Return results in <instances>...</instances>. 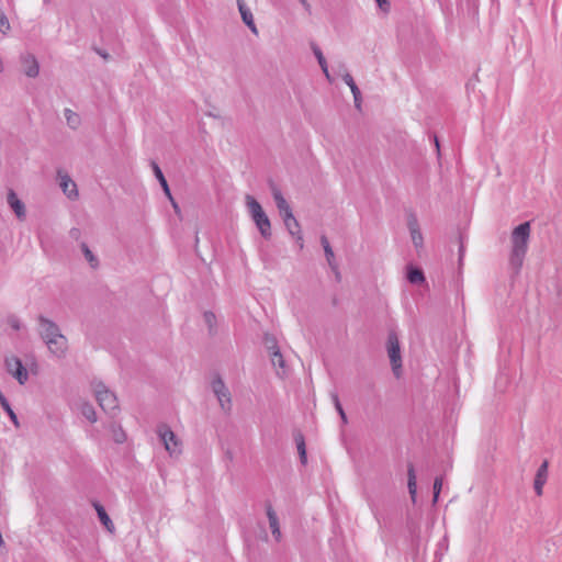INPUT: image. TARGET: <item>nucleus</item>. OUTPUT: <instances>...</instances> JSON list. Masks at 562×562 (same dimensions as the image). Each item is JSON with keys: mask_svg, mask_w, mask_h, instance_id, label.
I'll list each match as a JSON object with an SVG mask.
<instances>
[{"mask_svg": "<svg viewBox=\"0 0 562 562\" xmlns=\"http://www.w3.org/2000/svg\"><path fill=\"white\" fill-rule=\"evenodd\" d=\"M548 467H549V463L547 460H544L538 468L536 476H540V477H543L547 480L548 479Z\"/></svg>", "mask_w": 562, "mask_h": 562, "instance_id": "nucleus-41", "label": "nucleus"}, {"mask_svg": "<svg viewBox=\"0 0 562 562\" xmlns=\"http://www.w3.org/2000/svg\"><path fill=\"white\" fill-rule=\"evenodd\" d=\"M371 510L374 515V517L376 518L378 522L381 525L382 520L383 522L385 524V519L382 515V513L379 510V508L374 505V504H371Z\"/></svg>", "mask_w": 562, "mask_h": 562, "instance_id": "nucleus-43", "label": "nucleus"}, {"mask_svg": "<svg viewBox=\"0 0 562 562\" xmlns=\"http://www.w3.org/2000/svg\"><path fill=\"white\" fill-rule=\"evenodd\" d=\"M386 350L394 375L398 379L402 375V355L398 336L394 330L387 335Z\"/></svg>", "mask_w": 562, "mask_h": 562, "instance_id": "nucleus-3", "label": "nucleus"}, {"mask_svg": "<svg viewBox=\"0 0 562 562\" xmlns=\"http://www.w3.org/2000/svg\"><path fill=\"white\" fill-rule=\"evenodd\" d=\"M150 167H151L153 172H154L156 179L158 180V182H159V184H160L165 195L170 200L173 209L176 211H178L179 206L176 203L175 199L172 198V194H171L168 181H167V179H166L161 168L159 167V165L155 160L150 161Z\"/></svg>", "mask_w": 562, "mask_h": 562, "instance_id": "nucleus-8", "label": "nucleus"}, {"mask_svg": "<svg viewBox=\"0 0 562 562\" xmlns=\"http://www.w3.org/2000/svg\"><path fill=\"white\" fill-rule=\"evenodd\" d=\"M48 347L49 351L56 357L60 358L65 356L67 350V338L60 333L56 337H52L44 341Z\"/></svg>", "mask_w": 562, "mask_h": 562, "instance_id": "nucleus-9", "label": "nucleus"}, {"mask_svg": "<svg viewBox=\"0 0 562 562\" xmlns=\"http://www.w3.org/2000/svg\"><path fill=\"white\" fill-rule=\"evenodd\" d=\"M80 413L81 415L87 418L90 423H95L97 422V412L93 407L92 404L88 403V402H83L80 406Z\"/></svg>", "mask_w": 562, "mask_h": 562, "instance_id": "nucleus-27", "label": "nucleus"}, {"mask_svg": "<svg viewBox=\"0 0 562 562\" xmlns=\"http://www.w3.org/2000/svg\"><path fill=\"white\" fill-rule=\"evenodd\" d=\"M443 477L441 475L436 476L432 486V504H437L439 495L442 488Z\"/></svg>", "mask_w": 562, "mask_h": 562, "instance_id": "nucleus-31", "label": "nucleus"}, {"mask_svg": "<svg viewBox=\"0 0 562 562\" xmlns=\"http://www.w3.org/2000/svg\"><path fill=\"white\" fill-rule=\"evenodd\" d=\"M7 202L19 220L25 218L26 210L24 203L18 198L13 189H9Z\"/></svg>", "mask_w": 562, "mask_h": 562, "instance_id": "nucleus-11", "label": "nucleus"}, {"mask_svg": "<svg viewBox=\"0 0 562 562\" xmlns=\"http://www.w3.org/2000/svg\"><path fill=\"white\" fill-rule=\"evenodd\" d=\"M7 323L14 330H20L22 328L20 318L14 314H11L7 317Z\"/></svg>", "mask_w": 562, "mask_h": 562, "instance_id": "nucleus-37", "label": "nucleus"}, {"mask_svg": "<svg viewBox=\"0 0 562 562\" xmlns=\"http://www.w3.org/2000/svg\"><path fill=\"white\" fill-rule=\"evenodd\" d=\"M2 408L3 411L8 414V416L10 417L11 422L13 423V425L15 427H19L20 426V423H19V419H18V416L16 414L14 413L13 408L11 407V404L10 402H7L2 405Z\"/></svg>", "mask_w": 562, "mask_h": 562, "instance_id": "nucleus-36", "label": "nucleus"}, {"mask_svg": "<svg viewBox=\"0 0 562 562\" xmlns=\"http://www.w3.org/2000/svg\"><path fill=\"white\" fill-rule=\"evenodd\" d=\"M336 277V280L339 282L341 280V274L338 269V265H336V270H333Z\"/></svg>", "mask_w": 562, "mask_h": 562, "instance_id": "nucleus-52", "label": "nucleus"}, {"mask_svg": "<svg viewBox=\"0 0 562 562\" xmlns=\"http://www.w3.org/2000/svg\"><path fill=\"white\" fill-rule=\"evenodd\" d=\"M237 4H238V10H239L243 22L249 27V30L254 34H257L258 33L257 26L255 24L254 16H252L250 9L245 4V2L243 0H237Z\"/></svg>", "mask_w": 562, "mask_h": 562, "instance_id": "nucleus-18", "label": "nucleus"}, {"mask_svg": "<svg viewBox=\"0 0 562 562\" xmlns=\"http://www.w3.org/2000/svg\"><path fill=\"white\" fill-rule=\"evenodd\" d=\"M10 22L3 11L0 10V32L7 34L10 31Z\"/></svg>", "mask_w": 562, "mask_h": 562, "instance_id": "nucleus-38", "label": "nucleus"}, {"mask_svg": "<svg viewBox=\"0 0 562 562\" xmlns=\"http://www.w3.org/2000/svg\"><path fill=\"white\" fill-rule=\"evenodd\" d=\"M546 482H547L546 479L540 477V476H535L533 488L538 496L542 495V488H543V485L546 484Z\"/></svg>", "mask_w": 562, "mask_h": 562, "instance_id": "nucleus-40", "label": "nucleus"}, {"mask_svg": "<svg viewBox=\"0 0 562 562\" xmlns=\"http://www.w3.org/2000/svg\"><path fill=\"white\" fill-rule=\"evenodd\" d=\"M9 402L5 395L0 390V405L2 406L4 403Z\"/></svg>", "mask_w": 562, "mask_h": 562, "instance_id": "nucleus-53", "label": "nucleus"}, {"mask_svg": "<svg viewBox=\"0 0 562 562\" xmlns=\"http://www.w3.org/2000/svg\"><path fill=\"white\" fill-rule=\"evenodd\" d=\"M4 366L8 373H10L20 384L23 385L29 380L27 370L19 357H7L4 359Z\"/></svg>", "mask_w": 562, "mask_h": 562, "instance_id": "nucleus-6", "label": "nucleus"}, {"mask_svg": "<svg viewBox=\"0 0 562 562\" xmlns=\"http://www.w3.org/2000/svg\"><path fill=\"white\" fill-rule=\"evenodd\" d=\"M300 2L305 7L308 8L310 4L307 3V0H300Z\"/></svg>", "mask_w": 562, "mask_h": 562, "instance_id": "nucleus-54", "label": "nucleus"}, {"mask_svg": "<svg viewBox=\"0 0 562 562\" xmlns=\"http://www.w3.org/2000/svg\"><path fill=\"white\" fill-rule=\"evenodd\" d=\"M323 70V72L325 74L326 78L330 81V76H329V71H328V65L325 64V66H319Z\"/></svg>", "mask_w": 562, "mask_h": 562, "instance_id": "nucleus-50", "label": "nucleus"}, {"mask_svg": "<svg viewBox=\"0 0 562 562\" xmlns=\"http://www.w3.org/2000/svg\"><path fill=\"white\" fill-rule=\"evenodd\" d=\"M379 8L383 11H389L390 10V2L389 0H375Z\"/></svg>", "mask_w": 562, "mask_h": 562, "instance_id": "nucleus-48", "label": "nucleus"}, {"mask_svg": "<svg viewBox=\"0 0 562 562\" xmlns=\"http://www.w3.org/2000/svg\"><path fill=\"white\" fill-rule=\"evenodd\" d=\"M58 177H59V186L63 190V192L67 195L68 199L75 200L78 198V189L77 184L74 182V180L69 177L67 173H63L61 170H58Z\"/></svg>", "mask_w": 562, "mask_h": 562, "instance_id": "nucleus-10", "label": "nucleus"}, {"mask_svg": "<svg viewBox=\"0 0 562 562\" xmlns=\"http://www.w3.org/2000/svg\"><path fill=\"white\" fill-rule=\"evenodd\" d=\"M92 506L97 512L100 522L104 526V528L108 531L113 532L115 530V526L110 516L108 515L104 506L98 501H93Z\"/></svg>", "mask_w": 562, "mask_h": 562, "instance_id": "nucleus-17", "label": "nucleus"}, {"mask_svg": "<svg viewBox=\"0 0 562 562\" xmlns=\"http://www.w3.org/2000/svg\"><path fill=\"white\" fill-rule=\"evenodd\" d=\"M330 398H331V402H333V404L335 406L336 412L338 413V415H339V417L341 419V423L344 425H347L348 424V417H347L346 412H345V409H344V407H342V405L340 403V400H339V396H338L337 392H335V391L330 392Z\"/></svg>", "mask_w": 562, "mask_h": 562, "instance_id": "nucleus-26", "label": "nucleus"}, {"mask_svg": "<svg viewBox=\"0 0 562 562\" xmlns=\"http://www.w3.org/2000/svg\"><path fill=\"white\" fill-rule=\"evenodd\" d=\"M407 225H408V229H409L412 241H413L414 246L416 248L422 247L424 238H423L422 232L419 229L417 218L414 214L409 215Z\"/></svg>", "mask_w": 562, "mask_h": 562, "instance_id": "nucleus-15", "label": "nucleus"}, {"mask_svg": "<svg viewBox=\"0 0 562 562\" xmlns=\"http://www.w3.org/2000/svg\"><path fill=\"white\" fill-rule=\"evenodd\" d=\"M293 439L296 445L300 462L302 465L307 464V451H306V443H305V437L303 432L300 429L293 430Z\"/></svg>", "mask_w": 562, "mask_h": 562, "instance_id": "nucleus-16", "label": "nucleus"}, {"mask_svg": "<svg viewBox=\"0 0 562 562\" xmlns=\"http://www.w3.org/2000/svg\"><path fill=\"white\" fill-rule=\"evenodd\" d=\"M284 225L289 232V234L296 239V243L300 246V249L304 247L303 244V235L301 231V225L297 222V220L294 217V215L290 218H284Z\"/></svg>", "mask_w": 562, "mask_h": 562, "instance_id": "nucleus-14", "label": "nucleus"}, {"mask_svg": "<svg viewBox=\"0 0 562 562\" xmlns=\"http://www.w3.org/2000/svg\"><path fill=\"white\" fill-rule=\"evenodd\" d=\"M204 321L209 325L210 329H212L213 325L215 324L216 317L215 314L211 311L204 312Z\"/></svg>", "mask_w": 562, "mask_h": 562, "instance_id": "nucleus-42", "label": "nucleus"}, {"mask_svg": "<svg viewBox=\"0 0 562 562\" xmlns=\"http://www.w3.org/2000/svg\"><path fill=\"white\" fill-rule=\"evenodd\" d=\"M246 204L251 220L256 224L260 235L266 240H269L272 236L271 222L263 211L261 204L252 195L249 194L246 195Z\"/></svg>", "mask_w": 562, "mask_h": 562, "instance_id": "nucleus-2", "label": "nucleus"}, {"mask_svg": "<svg viewBox=\"0 0 562 562\" xmlns=\"http://www.w3.org/2000/svg\"><path fill=\"white\" fill-rule=\"evenodd\" d=\"M268 186H269L271 195H272V198H273V200L276 202L278 211L286 207L288 205H290L288 203V201L285 200V198L283 196V193H282L281 189L279 188V186L272 179H269Z\"/></svg>", "mask_w": 562, "mask_h": 562, "instance_id": "nucleus-21", "label": "nucleus"}, {"mask_svg": "<svg viewBox=\"0 0 562 562\" xmlns=\"http://www.w3.org/2000/svg\"><path fill=\"white\" fill-rule=\"evenodd\" d=\"M227 386L225 385L223 379L217 374L212 381V391L216 395H220L222 392H226Z\"/></svg>", "mask_w": 562, "mask_h": 562, "instance_id": "nucleus-32", "label": "nucleus"}, {"mask_svg": "<svg viewBox=\"0 0 562 562\" xmlns=\"http://www.w3.org/2000/svg\"><path fill=\"white\" fill-rule=\"evenodd\" d=\"M268 186H269L271 195H272V198H273V200L276 202L278 211L286 207L288 205H290L288 203V201L285 200V198L283 196V193H282L281 189L279 188V186L272 179H269Z\"/></svg>", "mask_w": 562, "mask_h": 562, "instance_id": "nucleus-20", "label": "nucleus"}, {"mask_svg": "<svg viewBox=\"0 0 562 562\" xmlns=\"http://www.w3.org/2000/svg\"><path fill=\"white\" fill-rule=\"evenodd\" d=\"M64 115L70 128L76 130L79 126L80 116L76 112L71 111L70 109H65Z\"/></svg>", "mask_w": 562, "mask_h": 562, "instance_id": "nucleus-30", "label": "nucleus"}, {"mask_svg": "<svg viewBox=\"0 0 562 562\" xmlns=\"http://www.w3.org/2000/svg\"><path fill=\"white\" fill-rule=\"evenodd\" d=\"M263 344L271 355L272 351L280 350L277 338L273 335L266 334L263 337Z\"/></svg>", "mask_w": 562, "mask_h": 562, "instance_id": "nucleus-33", "label": "nucleus"}, {"mask_svg": "<svg viewBox=\"0 0 562 562\" xmlns=\"http://www.w3.org/2000/svg\"><path fill=\"white\" fill-rule=\"evenodd\" d=\"M279 214L280 216L282 217V220L284 221V218H290L293 216V212H292V209L290 205H288L286 207L282 209L279 211Z\"/></svg>", "mask_w": 562, "mask_h": 562, "instance_id": "nucleus-45", "label": "nucleus"}, {"mask_svg": "<svg viewBox=\"0 0 562 562\" xmlns=\"http://www.w3.org/2000/svg\"><path fill=\"white\" fill-rule=\"evenodd\" d=\"M93 50L100 56L102 57L104 60H109L111 58L110 54L102 49V48H99V47H93Z\"/></svg>", "mask_w": 562, "mask_h": 562, "instance_id": "nucleus-47", "label": "nucleus"}, {"mask_svg": "<svg viewBox=\"0 0 562 562\" xmlns=\"http://www.w3.org/2000/svg\"><path fill=\"white\" fill-rule=\"evenodd\" d=\"M463 256H464V243H463V236L460 234L459 235V263L460 265L462 263Z\"/></svg>", "mask_w": 562, "mask_h": 562, "instance_id": "nucleus-46", "label": "nucleus"}, {"mask_svg": "<svg viewBox=\"0 0 562 562\" xmlns=\"http://www.w3.org/2000/svg\"><path fill=\"white\" fill-rule=\"evenodd\" d=\"M95 398L100 407L108 414L115 415L119 411L116 395L110 391L102 382L95 385Z\"/></svg>", "mask_w": 562, "mask_h": 562, "instance_id": "nucleus-4", "label": "nucleus"}, {"mask_svg": "<svg viewBox=\"0 0 562 562\" xmlns=\"http://www.w3.org/2000/svg\"><path fill=\"white\" fill-rule=\"evenodd\" d=\"M342 80L350 88V90L352 92L355 106L357 109H360L361 103H362V95H361V91L358 88V86L356 85L352 76L349 72H345L342 75Z\"/></svg>", "mask_w": 562, "mask_h": 562, "instance_id": "nucleus-23", "label": "nucleus"}, {"mask_svg": "<svg viewBox=\"0 0 562 562\" xmlns=\"http://www.w3.org/2000/svg\"><path fill=\"white\" fill-rule=\"evenodd\" d=\"M268 186H269L271 195H272V198H273V200L276 202L278 211L286 207L288 205H290L288 203V201L285 200V198L283 196V193H282L281 189L279 188V186L272 179H269Z\"/></svg>", "mask_w": 562, "mask_h": 562, "instance_id": "nucleus-22", "label": "nucleus"}, {"mask_svg": "<svg viewBox=\"0 0 562 562\" xmlns=\"http://www.w3.org/2000/svg\"><path fill=\"white\" fill-rule=\"evenodd\" d=\"M270 357L273 367L285 369V361L280 350L272 351Z\"/></svg>", "mask_w": 562, "mask_h": 562, "instance_id": "nucleus-34", "label": "nucleus"}, {"mask_svg": "<svg viewBox=\"0 0 562 562\" xmlns=\"http://www.w3.org/2000/svg\"><path fill=\"white\" fill-rule=\"evenodd\" d=\"M530 222H524L517 225L510 236L512 250L509 255V267L513 274H519L527 250L528 241L530 238Z\"/></svg>", "mask_w": 562, "mask_h": 562, "instance_id": "nucleus-1", "label": "nucleus"}, {"mask_svg": "<svg viewBox=\"0 0 562 562\" xmlns=\"http://www.w3.org/2000/svg\"><path fill=\"white\" fill-rule=\"evenodd\" d=\"M112 431H113V439L116 443H123L126 441L127 436L121 426L113 425Z\"/></svg>", "mask_w": 562, "mask_h": 562, "instance_id": "nucleus-35", "label": "nucleus"}, {"mask_svg": "<svg viewBox=\"0 0 562 562\" xmlns=\"http://www.w3.org/2000/svg\"><path fill=\"white\" fill-rule=\"evenodd\" d=\"M45 3H48L50 0H43Z\"/></svg>", "mask_w": 562, "mask_h": 562, "instance_id": "nucleus-55", "label": "nucleus"}, {"mask_svg": "<svg viewBox=\"0 0 562 562\" xmlns=\"http://www.w3.org/2000/svg\"><path fill=\"white\" fill-rule=\"evenodd\" d=\"M312 50H313V53H314V55H315V57H316V59L318 61V65L319 66H325V64H327V61H326V58L323 55L322 49L317 45L313 44L312 45Z\"/></svg>", "mask_w": 562, "mask_h": 562, "instance_id": "nucleus-39", "label": "nucleus"}, {"mask_svg": "<svg viewBox=\"0 0 562 562\" xmlns=\"http://www.w3.org/2000/svg\"><path fill=\"white\" fill-rule=\"evenodd\" d=\"M407 487L412 502L415 504L417 496V479L416 471L412 462L407 464Z\"/></svg>", "mask_w": 562, "mask_h": 562, "instance_id": "nucleus-24", "label": "nucleus"}, {"mask_svg": "<svg viewBox=\"0 0 562 562\" xmlns=\"http://www.w3.org/2000/svg\"><path fill=\"white\" fill-rule=\"evenodd\" d=\"M157 434L170 456L179 454L181 452V443L168 425H159L157 427Z\"/></svg>", "mask_w": 562, "mask_h": 562, "instance_id": "nucleus-5", "label": "nucleus"}, {"mask_svg": "<svg viewBox=\"0 0 562 562\" xmlns=\"http://www.w3.org/2000/svg\"><path fill=\"white\" fill-rule=\"evenodd\" d=\"M321 244L323 246L328 266L330 267L331 270H336L337 262L335 260V254L326 235L321 236Z\"/></svg>", "mask_w": 562, "mask_h": 562, "instance_id": "nucleus-25", "label": "nucleus"}, {"mask_svg": "<svg viewBox=\"0 0 562 562\" xmlns=\"http://www.w3.org/2000/svg\"><path fill=\"white\" fill-rule=\"evenodd\" d=\"M21 61L24 65V74L29 78H35L40 72V65L33 54H25L21 56Z\"/></svg>", "mask_w": 562, "mask_h": 562, "instance_id": "nucleus-13", "label": "nucleus"}, {"mask_svg": "<svg viewBox=\"0 0 562 562\" xmlns=\"http://www.w3.org/2000/svg\"><path fill=\"white\" fill-rule=\"evenodd\" d=\"M266 514L269 520L271 533L276 541L279 542L282 536L280 530L279 518L270 502H266Z\"/></svg>", "mask_w": 562, "mask_h": 562, "instance_id": "nucleus-12", "label": "nucleus"}, {"mask_svg": "<svg viewBox=\"0 0 562 562\" xmlns=\"http://www.w3.org/2000/svg\"><path fill=\"white\" fill-rule=\"evenodd\" d=\"M80 248H81V251H82L85 258L90 263V266L92 268H97L99 266V259L97 258V256H94V254L91 251L89 246L82 241L80 244Z\"/></svg>", "mask_w": 562, "mask_h": 562, "instance_id": "nucleus-29", "label": "nucleus"}, {"mask_svg": "<svg viewBox=\"0 0 562 562\" xmlns=\"http://www.w3.org/2000/svg\"><path fill=\"white\" fill-rule=\"evenodd\" d=\"M216 398L220 403L221 408L224 412L229 413L232 409V396L229 390L227 389L226 392L220 393V395H216Z\"/></svg>", "mask_w": 562, "mask_h": 562, "instance_id": "nucleus-28", "label": "nucleus"}, {"mask_svg": "<svg viewBox=\"0 0 562 562\" xmlns=\"http://www.w3.org/2000/svg\"><path fill=\"white\" fill-rule=\"evenodd\" d=\"M430 139L432 140V143L435 145L437 157L440 158V156H441L440 142H439L437 134L436 133L431 134Z\"/></svg>", "mask_w": 562, "mask_h": 562, "instance_id": "nucleus-44", "label": "nucleus"}, {"mask_svg": "<svg viewBox=\"0 0 562 562\" xmlns=\"http://www.w3.org/2000/svg\"><path fill=\"white\" fill-rule=\"evenodd\" d=\"M406 270V279L411 284L419 285L426 281L425 273L422 268L408 265Z\"/></svg>", "mask_w": 562, "mask_h": 562, "instance_id": "nucleus-19", "label": "nucleus"}, {"mask_svg": "<svg viewBox=\"0 0 562 562\" xmlns=\"http://www.w3.org/2000/svg\"><path fill=\"white\" fill-rule=\"evenodd\" d=\"M37 322L40 326V336L44 341L60 334L58 325L44 315H38Z\"/></svg>", "mask_w": 562, "mask_h": 562, "instance_id": "nucleus-7", "label": "nucleus"}, {"mask_svg": "<svg viewBox=\"0 0 562 562\" xmlns=\"http://www.w3.org/2000/svg\"><path fill=\"white\" fill-rule=\"evenodd\" d=\"M323 70V72L325 74L326 78L330 81V76H329V71H328V65L325 64V66H319Z\"/></svg>", "mask_w": 562, "mask_h": 562, "instance_id": "nucleus-51", "label": "nucleus"}, {"mask_svg": "<svg viewBox=\"0 0 562 562\" xmlns=\"http://www.w3.org/2000/svg\"><path fill=\"white\" fill-rule=\"evenodd\" d=\"M80 229L79 228H76V227H72L70 231H69V235L71 238L74 239H79L80 237Z\"/></svg>", "mask_w": 562, "mask_h": 562, "instance_id": "nucleus-49", "label": "nucleus"}]
</instances>
